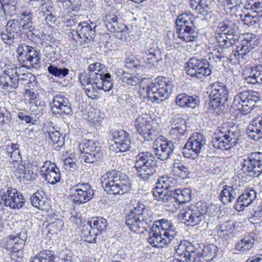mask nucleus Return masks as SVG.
<instances>
[{"mask_svg":"<svg viewBox=\"0 0 262 262\" xmlns=\"http://www.w3.org/2000/svg\"><path fill=\"white\" fill-rule=\"evenodd\" d=\"M171 220L162 219L154 222L149 232L148 241L154 247L163 248L170 244L178 235Z\"/></svg>","mask_w":262,"mask_h":262,"instance_id":"obj_1","label":"nucleus"},{"mask_svg":"<svg viewBox=\"0 0 262 262\" xmlns=\"http://www.w3.org/2000/svg\"><path fill=\"white\" fill-rule=\"evenodd\" d=\"M214 214V205L199 201L183 208L179 216L185 224L194 227L203 221L207 222Z\"/></svg>","mask_w":262,"mask_h":262,"instance_id":"obj_2","label":"nucleus"},{"mask_svg":"<svg viewBox=\"0 0 262 262\" xmlns=\"http://www.w3.org/2000/svg\"><path fill=\"white\" fill-rule=\"evenodd\" d=\"M153 221L152 211L140 202L133 206L125 216L126 225L135 233L147 230Z\"/></svg>","mask_w":262,"mask_h":262,"instance_id":"obj_3","label":"nucleus"},{"mask_svg":"<svg viewBox=\"0 0 262 262\" xmlns=\"http://www.w3.org/2000/svg\"><path fill=\"white\" fill-rule=\"evenodd\" d=\"M101 183L104 190L112 195H121L131 188L130 181L125 174L117 170L110 171L101 178Z\"/></svg>","mask_w":262,"mask_h":262,"instance_id":"obj_4","label":"nucleus"},{"mask_svg":"<svg viewBox=\"0 0 262 262\" xmlns=\"http://www.w3.org/2000/svg\"><path fill=\"white\" fill-rule=\"evenodd\" d=\"M239 137L240 132L237 126L225 124L216 130L212 145L216 149L228 150L237 144Z\"/></svg>","mask_w":262,"mask_h":262,"instance_id":"obj_5","label":"nucleus"},{"mask_svg":"<svg viewBox=\"0 0 262 262\" xmlns=\"http://www.w3.org/2000/svg\"><path fill=\"white\" fill-rule=\"evenodd\" d=\"M210 99L205 104V109L210 113L219 114L228 98V89L223 83L215 82L211 85Z\"/></svg>","mask_w":262,"mask_h":262,"instance_id":"obj_6","label":"nucleus"},{"mask_svg":"<svg viewBox=\"0 0 262 262\" xmlns=\"http://www.w3.org/2000/svg\"><path fill=\"white\" fill-rule=\"evenodd\" d=\"M172 88L173 84L169 78L158 77L148 85L147 96L151 102L159 103L169 97Z\"/></svg>","mask_w":262,"mask_h":262,"instance_id":"obj_7","label":"nucleus"},{"mask_svg":"<svg viewBox=\"0 0 262 262\" xmlns=\"http://www.w3.org/2000/svg\"><path fill=\"white\" fill-rule=\"evenodd\" d=\"M135 167L137 175L144 181L149 180L156 173V161L149 152H141L137 155Z\"/></svg>","mask_w":262,"mask_h":262,"instance_id":"obj_8","label":"nucleus"},{"mask_svg":"<svg viewBox=\"0 0 262 262\" xmlns=\"http://www.w3.org/2000/svg\"><path fill=\"white\" fill-rule=\"evenodd\" d=\"M178 37L186 42L196 40L199 31L196 24L187 13L179 15L176 20Z\"/></svg>","mask_w":262,"mask_h":262,"instance_id":"obj_9","label":"nucleus"},{"mask_svg":"<svg viewBox=\"0 0 262 262\" xmlns=\"http://www.w3.org/2000/svg\"><path fill=\"white\" fill-rule=\"evenodd\" d=\"M16 52L22 67L31 70L37 69L40 67V55L35 48L22 43L18 47Z\"/></svg>","mask_w":262,"mask_h":262,"instance_id":"obj_10","label":"nucleus"},{"mask_svg":"<svg viewBox=\"0 0 262 262\" xmlns=\"http://www.w3.org/2000/svg\"><path fill=\"white\" fill-rule=\"evenodd\" d=\"M258 36L251 33L243 35L241 42L236 46V48L230 55V60L232 63H240L245 56L258 44Z\"/></svg>","mask_w":262,"mask_h":262,"instance_id":"obj_11","label":"nucleus"},{"mask_svg":"<svg viewBox=\"0 0 262 262\" xmlns=\"http://www.w3.org/2000/svg\"><path fill=\"white\" fill-rule=\"evenodd\" d=\"M259 101V95L256 92L244 91L238 92L234 96L232 106L244 113H249L255 104Z\"/></svg>","mask_w":262,"mask_h":262,"instance_id":"obj_12","label":"nucleus"},{"mask_svg":"<svg viewBox=\"0 0 262 262\" xmlns=\"http://www.w3.org/2000/svg\"><path fill=\"white\" fill-rule=\"evenodd\" d=\"M186 65V73L191 77L201 79L211 73L209 62L204 58L191 57Z\"/></svg>","mask_w":262,"mask_h":262,"instance_id":"obj_13","label":"nucleus"},{"mask_svg":"<svg viewBox=\"0 0 262 262\" xmlns=\"http://www.w3.org/2000/svg\"><path fill=\"white\" fill-rule=\"evenodd\" d=\"M107 221L102 217H93L82 227V234L85 241L95 243L97 236L100 234L106 228Z\"/></svg>","mask_w":262,"mask_h":262,"instance_id":"obj_14","label":"nucleus"},{"mask_svg":"<svg viewBox=\"0 0 262 262\" xmlns=\"http://www.w3.org/2000/svg\"><path fill=\"white\" fill-rule=\"evenodd\" d=\"M24 204L25 200L21 193L16 189L10 187L6 191L0 190V209H5V207L19 209Z\"/></svg>","mask_w":262,"mask_h":262,"instance_id":"obj_15","label":"nucleus"},{"mask_svg":"<svg viewBox=\"0 0 262 262\" xmlns=\"http://www.w3.org/2000/svg\"><path fill=\"white\" fill-rule=\"evenodd\" d=\"M206 143L205 137L198 133L191 135L184 145L182 153L185 158L195 159L201 154Z\"/></svg>","mask_w":262,"mask_h":262,"instance_id":"obj_16","label":"nucleus"},{"mask_svg":"<svg viewBox=\"0 0 262 262\" xmlns=\"http://www.w3.org/2000/svg\"><path fill=\"white\" fill-rule=\"evenodd\" d=\"M113 87L112 79L110 74L103 75L97 73L91 85L85 87V92L88 97L92 99L97 98V89H101L105 92H109Z\"/></svg>","mask_w":262,"mask_h":262,"instance_id":"obj_17","label":"nucleus"},{"mask_svg":"<svg viewBox=\"0 0 262 262\" xmlns=\"http://www.w3.org/2000/svg\"><path fill=\"white\" fill-rule=\"evenodd\" d=\"M241 169L250 176L258 177L262 173V152H252L248 154L241 163Z\"/></svg>","mask_w":262,"mask_h":262,"instance_id":"obj_18","label":"nucleus"},{"mask_svg":"<svg viewBox=\"0 0 262 262\" xmlns=\"http://www.w3.org/2000/svg\"><path fill=\"white\" fill-rule=\"evenodd\" d=\"M79 148L83 155L82 156V159L86 163H94L99 159L102 155L99 143L93 140H83L79 144Z\"/></svg>","mask_w":262,"mask_h":262,"instance_id":"obj_19","label":"nucleus"},{"mask_svg":"<svg viewBox=\"0 0 262 262\" xmlns=\"http://www.w3.org/2000/svg\"><path fill=\"white\" fill-rule=\"evenodd\" d=\"M70 194L74 203L84 204L93 198L94 190L89 183H79L70 189Z\"/></svg>","mask_w":262,"mask_h":262,"instance_id":"obj_20","label":"nucleus"},{"mask_svg":"<svg viewBox=\"0 0 262 262\" xmlns=\"http://www.w3.org/2000/svg\"><path fill=\"white\" fill-rule=\"evenodd\" d=\"M105 25L107 29L117 38L123 40L126 38V34L129 33V28L124 24L119 22L118 17L115 15L105 16Z\"/></svg>","mask_w":262,"mask_h":262,"instance_id":"obj_21","label":"nucleus"},{"mask_svg":"<svg viewBox=\"0 0 262 262\" xmlns=\"http://www.w3.org/2000/svg\"><path fill=\"white\" fill-rule=\"evenodd\" d=\"M152 120L145 114L139 115L135 120L134 125L138 133L146 140L152 139L156 132L153 128Z\"/></svg>","mask_w":262,"mask_h":262,"instance_id":"obj_22","label":"nucleus"},{"mask_svg":"<svg viewBox=\"0 0 262 262\" xmlns=\"http://www.w3.org/2000/svg\"><path fill=\"white\" fill-rule=\"evenodd\" d=\"M140 56L143 61L149 65L156 67L162 59V52L156 43L152 41L146 50L140 52Z\"/></svg>","mask_w":262,"mask_h":262,"instance_id":"obj_23","label":"nucleus"},{"mask_svg":"<svg viewBox=\"0 0 262 262\" xmlns=\"http://www.w3.org/2000/svg\"><path fill=\"white\" fill-rule=\"evenodd\" d=\"M50 105L52 112L54 114L70 115L72 113L71 103L63 94H58L54 96Z\"/></svg>","mask_w":262,"mask_h":262,"instance_id":"obj_24","label":"nucleus"},{"mask_svg":"<svg viewBox=\"0 0 262 262\" xmlns=\"http://www.w3.org/2000/svg\"><path fill=\"white\" fill-rule=\"evenodd\" d=\"M95 27L96 25L90 20H83L81 24L78 25L76 33L81 39V42L88 44L94 41L96 33Z\"/></svg>","mask_w":262,"mask_h":262,"instance_id":"obj_25","label":"nucleus"},{"mask_svg":"<svg viewBox=\"0 0 262 262\" xmlns=\"http://www.w3.org/2000/svg\"><path fill=\"white\" fill-rule=\"evenodd\" d=\"M169 182V177L163 176L160 177L156 183V187L153 190V195L159 201L168 202L170 201L171 190H168Z\"/></svg>","mask_w":262,"mask_h":262,"instance_id":"obj_26","label":"nucleus"},{"mask_svg":"<svg viewBox=\"0 0 262 262\" xmlns=\"http://www.w3.org/2000/svg\"><path fill=\"white\" fill-rule=\"evenodd\" d=\"M40 172L46 181L54 185L59 182L61 174L59 169L54 163L50 161H46L40 168Z\"/></svg>","mask_w":262,"mask_h":262,"instance_id":"obj_27","label":"nucleus"},{"mask_svg":"<svg viewBox=\"0 0 262 262\" xmlns=\"http://www.w3.org/2000/svg\"><path fill=\"white\" fill-rule=\"evenodd\" d=\"M30 262H72L71 255L57 256L52 251L44 250L39 252Z\"/></svg>","mask_w":262,"mask_h":262,"instance_id":"obj_28","label":"nucleus"},{"mask_svg":"<svg viewBox=\"0 0 262 262\" xmlns=\"http://www.w3.org/2000/svg\"><path fill=\"white\" fill-rule=\"evenodd\" d=\"M153 152L157 158L161 160L164 161L170 158L172 155L174 149V145L171 141H163L161 143L157 142V144L154 143Z\"/></svg>","mask_w":262,"mask_h":262,"instance_id":"obj_29","label":"nucleus"},{"mask_svg":"<svg viewBox=\"0 0 262 262\" xmlns=\"http://www.w3.org/2000/svg\"><path fill=\"white\" fill-rule=\"evenodd\" d=\"M27 238L25 231L20 232L18 236L10 235L7 237L5 246L12 253H18L21 251Z\"/></svg>","mask_w":262,"mask_h":262,"instance_id":"obj_30","label":"nucleus"},{"mask_svg":"<svg viewBox=\"0 0 262 262\" xmlns=\"http://www.w3.org/2000/svg\"><path fill=\"white\" fill-rule=\"evenodd\" d=\"M257 193L252 188L246 189L241 194L234 205V208L238 211L243 210L246 207L249 206L256 201Z\"/></svg>","mask_w":262,"mask_h":262,"instance_id":"obj_31","label":"nucleus"},{"mask_svg":"<svg viewBox=\"0 0 262 262\" xmlns=\"http://www.w3.org/2000/svg\"><path fill=\"white\" fill-rule=\"evenodd\" d=\"M247 133L249 138L254 141H258L262 138V113L249 124Z\"/></svg>","mask_w":262,"mask_h":262,"instance_id":"obj_32","label":"nucleus"},{"mask_svg":"<svg viewBox=\"0 0 262 262\" xmlns=\"http://www.w3.org/2000/svg\"><path fill=\"white\" fill-rule=\"evenodd\" d=\"M176 104L183 108H195L199 105L200 100L195 95H188L185 93L178 95L176 97Z\"/></svg>","mask_w":262,"mask_h":262,"instance_id":"obj_33","label":"nucleus"},{"mask_svg":"<svg viewBox=\"0 0 262 262\" xmlns=\"http://www.w3.org/2000/svg\"><path fill=\"white\" fill-rule=\"evenodd\" d=\"M235 224L232 222H226L216 227L218 237L224 239L230 238L234 233Z\"/></svg>","mask_w":262,"mask_h":262,"instance_id":"obj_34","label":"nucleus"},{"mask_svg":"<svg viewBox=\"0 0 262 262\" xmlns=\"http://www.w3.org/2000/svg\"><path fill=\"white\" fill-rule=\"evenodd\" d=\"M191 190L190 189H177L171 190L170 192V201L173 200L179 203H185L190 200Z\"/></svg>","mask_w":262,"mask_h":262,"instance_id":"obj_35","label":"nucleus"},{"mask_svg":"<svg viewBox=\"0 0 262 262\" xmlns=\"http://www.w3.org/2000/svg\"><path fill=\"white\" fill-rule=\"evenodd\" d=\"M238 192L232 186L225 185L219 194L220 200L224 204L232 202L237 196Z\"/></svg>","mask_w":262,"mask_h":262,"instance_id":"obj_36","label":"nucleus"},{"mask_svg":"<svg viewBox=\"0 0 262 262\" xmlns=\"http://www.w3.org/2000/svg\"><path fill=\"white\" fill-rule=\"evenodd\" d=\"M255 238L252 234L244 237L235 245V249L243 253H247L253 247Z\"/></svg>","mask_w":262,"mask_h":262,"instance_id":"obj_37","label":"nucleus"},{"mask_svg":"<svg viewBox=\"0 0 262 262\" xmlns=\"http://www.w3.org/2000/svg\"><path fill=\"white\" fill-rule=\"evenodd\" d=\"M214 0H189L190 8L203 15L207 14L209 5Z\"/></svg>","mask_w":262,"mask_h":262,"instance_id":"obj_38","label":"nucleus"},{"mask_svg":"<svg viewBox=\"0 0 262 262\" xmlns=\"http://www.w3.org/2000/svg\"><path fill=\"white\" fill-rule=\"evenodd\" d=\"M17 71L13 64L2 63L0 66V79H7L10 78H19L17 74Z\"/></svg>","mask_w":262,"mask_h":262,"instance_id":"obj_39","label":"nucleus"},{"mask_svg":"<svg viewBox=\"0 0 262 262\" xmlns=\"http://www.w3.org/2000/svg\"><path fill=\"white\" fill-rule=\"evenodd\" d=\"M117 77L123 82L129 85H137L140 82V79L135 75L124 72L120 69L116 71Z\"/></svg>","mask_w":262,"mask_h":262,"instance_id":"obj_40","label":"nucleus"},{"mask_svg":"<svg viewBox=\"0 0 262 262\" xmlns=\"http://www.w3.org/2000/svg\"><path fill=\"white\" fill-rule=\"evenodd\" d=\"M1 85L3 92L6 93L13 92L16 89L19 84V78H10L7 79H0Z\"/></svg>","mask_w":262,"mask_h":262,"instance_id":"obj_41","label":"nucleus"},{"mask_svg":"<svg viewBox=\"0 0 262 262\" xmlns=\"http://www.w3.org/2000/svg\"><path fill=\"white\" fill-rule=\"evenodd\" d=\"M18 19L22 30L31 32L33 30L32 14L30 12L22 13Z\"/></svg>","mask_w":262,"mask_h":262,"instance_id":"obj_42","label":"nucleus"},{"mask_svg":"<svg viewBox=\"0 0 262 262\" xmlns=\"http://www.w3.org/2000/svg\"><path fill=\"white\" fill-rule=\"evenodd\" d=\"M48 138L56 148L61 147L64 143V137L53 127L48 131Z\"/></svg>","mask_w":262,"mask_h":262,"instance_id":"obj_43","label":"nucleus"},{"mask_svg":"<svg viewBox=\"0 0 262 262\" xmlns=\"http://www.w3.org/2000/svg\"><path fill=\"white\" fill-rule=\"evenodd\" d=\"M246 81L252 84L262 83V70L258 66L253 68L250 75L246 77Z\"/></svg>","mask_w":262,"mask_h":262,"instance_id":"obj_44","label":"nucleus"},{"mask_svg":"<svg viewBox=\"0 0 262 262\" xmlns=\"http://www.w3.org/2000/svg\"><path fill=\"white\" fill-rule=\"evenodd\" d=\"M1 38L4 42L8 46H14L19 41V34L12 33L6 29L1 33Z\"/></svg>","mask_w":262,"mask_h":262,"instance_id":"obj_45","label":"nucleus"},{"mask_svg":"<svg viewBox=\"0 0 262 262\" xmlns=\"http://www.w3.org/2000/svg\"><path fill=\"white\" fill-rule=\"evenodd\" d=\"M112 147L116 152H125L130 148V141L129 137L120 140L111 145Z\"/></svg>","mask_w":262,"mask_h":262,"instance_id":"obj_46","label":"nucleus"},{"mask_svg":"<svg viewBox=\"0 0 262 262\" xmlns=\"http://www.w3.org/2000/svg\"><path fill=\"white\" fill-rule=\"evenodd\" d=\"M31 172L32 173L29 168H27L25 166V164L21 161L17 163L14 173L18 179L21 180L22 179H28V176L30 175Z\"/></svg>","mask_w":262,"mask_h":262,"instance_id":"obj_47","label":"nucleus"},{"mask_svg":"<svg viewBox=\"0 0 262 262\" xmlns=\"http://www.w3.org/2000/svg\"><path fill=\"white\" fill-rule=\"evenodd\" d=\"M219 31L222 34L227 35L233 34L235 30L233 28V23L231 21L225 20L219 24L218 26Z\"/></svg>","mask_w":262,"mask_h":262,"instance_id":"obj_48","label":"nucleus"},{"mask_svg":"<svg viewBox=\"0 0 262 262\" xmlns=\"http://www.w3.org/2000/svg\"><path fill=\"white\" fill-rule=\"evenodd\" d=\"M48 71L55 77L63 78L68 74L69 70L67 68H58L50 64L48 68Z\"/></svg>","mask_w":262,"mask_h":262,"instance_id":"obj_49","label":"nucleus"},{"mask_svg":"<svg viewBox=\"0 0 262 262\" xmlns=\"http://www.w3.org/2000/svg\"><path fill=\"white\" fill-rule=\"evenodd\" d=\"M104 114L99 111L95 110L91 113L89 115L90 122L96 127L101 123L104 118Z\"/></svg>","mask_w":262,"mask_h":262,"instance_id":"obj_50","label":"nucleus"},{"mask_svg":"<svg viewBox=\"0 0 262 262\" xmlns=\"http://www.w3.org/2000/svg\"><path fill=\"white\" fill-rule=\"evenodd\" d=\"M216 248L213 245L204 247L202 252L200 253L202 258H205L206 261L213 260L216 255Z\"/></svg>","mask_w":262,"mask_h":262,"instance_id":"obj_51","label":"nucleus"},{"mask_svg":"<svg viewBox=\"0 0 262 262\" xmlns=\"http://www.w3.org/2000/svg\"><path fill=\"white\" fill-rule=\"evenodd\" d=\"M94 78L95 77L93 74H89L84 71L81 72L78 76L80 83L84 88L91 85Z\"/></svg>","mask_w":262,"mask_h":262,"instance_id":"obj_52","label":"nucleus"},{"mask_svg":"<svg viewBox=\"0 0 262 262\" xmlns=\"http://www.w3.org/2000/svg\"><path fill=\"white\" fill-rule=\"evenodd\" d=\"M240 18L244 22L245 26L248 27L254 26L258 23V18L257 15H252L249 13L245 14H240Z\"/></svg>","mask_w":262,"mask_h":262,"instance_id":"obj_53","label":"nucleus"},{"mask_svg":"<svg viewBox=\"0 0 262 262\" xmlns=\"http://www.w3.org/2000/svg\"><path fill=\"white\" fill-rule=\"evenodd\" d=\"M5 13L10 15H15L16 12L17 0H4Z\"/></svg>","mask_w":262,"mask_h":262,"instance_id":"obj_54","label":"nucleus"},{"mask_svg":"<svg viewBox=\"0 0 262 262\" xmlns=\"http://www.w3.org/2000/svg\"><path fill=\"white\" fill-rule=\"evenodd\" d=\"M171 128L186 129V122L179 116L173 117L170 121Z\"/></svg>","mask_w":262,"mask_h":262,"instance_id":"obj_55","label":"nucleus"},{"mask_svg":"<svg viewBox=\"0 0 262 262\" xmlns=\"http://www.w3.org/2000/svg\"><path fill=\"white\" fill-rule=\"evenodd\" d=\"M128 137H129V134L122 129L113 131L111 132L110 135V138L114 142V143Z\"/></svg>","mask_w":262,"mask_h":262,"instance_id":"obj_56","label":"nucleus"},{"mask_svg":"<svg viewBox=\"0 0 262 262\" xmlns=\"http://www.w3.org/2000/svg\"><path fill=\"white\" fill-rule=\"evenodd\" d=\"M6 29L16 34H18V32L22 30L18 19H11L8 21Z\"/></svg>","mask_w":262,"mask_h":262,"instance_id":"obj_57","label":"nucleus"},{"mask_svg":"<svg viewBox=\"0 0 262 262\" xmlns=\"http://www.w3.org/2000/svg\"><path fill=\"white\" fill-rule=\"evenodd\" d=\"M227 35V34H222V32H220L216 37L217 42L221 48H227L232 45V43L230 42V40L228 39L226 36Z\"/></svg>","mask_w":262,"mask_h":262,"instance_id":"obj_58","label":"nucleus"},{"mask_svg":"<svg viewBox=\"0 0 262 262\" xmlns=\"http://www.w3.org/2000/svg\"><path fill=\"white\" fill-rule=\"evenodd\" d=\"M45 102L35 101L32 104L30 107L31 112L36 115H40L42 114V111L45 109Z\"/></svg>","mask_w":262,"mask_h":262,"instance_id":"obj_59","label":"nucleus"},{"mask_svg":"<svg viewBox=\"0 0 262 262\" xmlns=\"http://www.w3.org/2000/svg\"><path fill=\"white\" fill-rule=\"evenodd\" d=\"M247 1L245 7L247 9H253L254 10L255 12H262V0L258 1L257 2Z\"/></svg>","mask_w":262,"mask_h":262,"instance_id":"obj_60","label":"nucleus"},{"mask_svg":"<svg viewBox=\"0 0 262 262\" xmlns=\"http://www.w3.org/2000/svg\"><path fill=\"white\" fill-rule=\"evenodd\" d=\"M83 16L80 15H70L69 18H65L68 26H73L76 24L79 25L82 23Z\"/></svg>","mask_w":262,"mask_h":262,"instance_id":"obj_61","label":"nucleus"},{"mask_svg":"<svg viewBox=\"0 0 262 262\" xmlns=\"http://www.w3.org/2000/svg\"><path fill=\"white\" fill-rule=\"evenodd\" d=\"M183 257L185 258L184 260H183V259H180V261L182 262H199L201 261V258L200 252L198 251L190 254H186Z\"/></svg>","mask_w":262,"mask_h":262,"instance_id":"obj_62","label":"nucleus"},{"mask_svg":"<svg viewBox=\"0 0 262 262\" xmlns=\"http://www.w3.org/2000/svg\"><path fill=\"white\" fill-rule=\"evenodd\" d=\"M76 160L72 157H68L63 160V167L66 170L73 171L78 169L75 162Z\"/></svg>","mask_w":262,"mask_h":262,"instance_id":"obj_63","label":"nucleus"},{"mask_svg":"<svg viewBox=\"0 0 262 262\" xmlns=\"http://www.w3.org/2000/svg\"><path fill=\"white\" fill-rule=\"evenodd\" d=\"M39 7L41 9V12L40 13V17L47 15L48 14H51L55 11L54 8L51 3L42 4Z\"/></svg>","mask_w":262,"mask_h":262,"instance_id":"obj_64","label":"nucleus"}]
</instances>
